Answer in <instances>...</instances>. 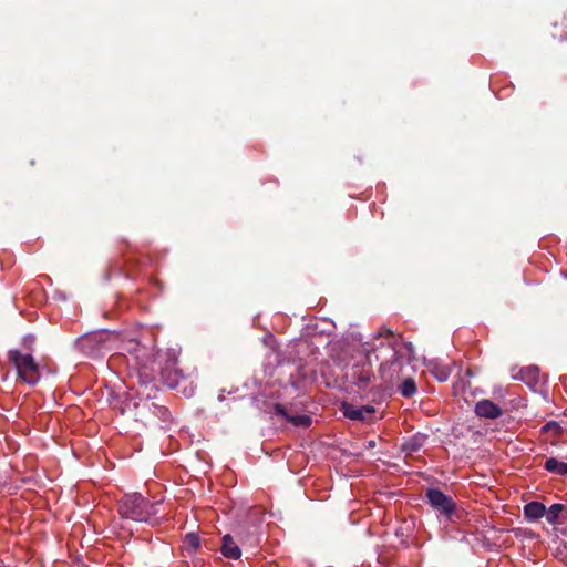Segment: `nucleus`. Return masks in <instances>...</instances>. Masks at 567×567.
Listing matches in <instances>:
<instances>
[{
  "label": "nucleus",
  "mask_w": 567,
  "mask_h": 567,
  "mask_svg": "<svg viewBox=\"0 0 567 567\" xmlns=\"http://www.w3.org/2000/svg\"><path fill=\"white\" fill-rule=\"evenodd\" d=\"M372 350L377 361H380L379 378L384 388L400 382L402 375L414 371V349L411 342H405L391 330L382 328L372 337Z\"/></svg>",
  "instance_id": "f257e3e1"
},
{
  "label": "nucleus",
  "mask_w": 567,
  "mask_h": 567,
  "mask_svg": "<svg viewBox=\"0 0 567 567\" xmlns=\"http://www.w3.org/2000/svg\"><path fill=\"white\" fill-rule=\"evenodd\" d=\"M159 506V502H150L140 493L126 494L117 504L118 514L122 518L146 523L151 526L158 524L156 515L158 514Z\"/></svg>",
  "instance_id": "f03ea898"
},
{
  "label": "nucleus",
  "mask_w": 567,
  "mask_h": 567,
  "mask_svg": "<svg viewBox=\"0 0 567 567\" xmlns=\"http://www.w3.org/2000/svg\"><path fill=\"white\" fill-rule=\"evenodd\" d=\"M8 357L22 381L29 385L38 383L40 380L39 365L30 353H22L20 350H10Z\"/></svg>",
  "instance_id": "7ed1b4c3"
},
{
  "label": "nucleus",
  "mask_w": 567,
  "mask_h": 567,
  "mask_svg": "<svg viewBox=\"0 0 567 567\" xmlns=\"http://www.w3.org/2000/svg\"><path fill=\"white\" fill-rule=\"evenodd\" d=\"M121 342V350L132 355L136 365L153 369L158 354L153 344L141 343L135 338L123 339Z\"/></svg>",
  "instance_id": "20e7f679"
},
{
  "label": "nucleus",
  "mask_w": 567,
  "mask_h": 567,
  "mask_svg": "<svg viewBox=\"0 0 567 567\" xmlns=\"http://www.w3.org/2000/svg\"><path fill=\"white\" fill-rule=\"evenodd\" d=\"M361 352L364 354L365 362L362 365L359 363L354 364L349 373V378L359 390H365L374 378L372 370V340L362 344Z\"/></svg>",
  "instance_id": "39448f33"
},
{
  "label": "nucleus",
  "mask_w": 567,
  "mask_h": 567,
  "mask_svg": "<svg viewBox=\"0 0 567 567\" xmlns=\"http://www.w3.org/2000/svg\"><path fill=\"white\" fill-rule=\"evenodd\" d=\"M425 497L427 503L445 517H451L455 511L454 501L437 488L426 489Z\"/></svg>",
  "instance_id": "423d86ee"
},
{
  "label": "nucleus",
  "mask_w": 567,
  "mask_h": 567,
  "mask_svg": "<svg viewBox=\"0 0 567 567\" xmlns=\"http://www.w3.org/2000/svg\"><path fill=\"white\" fill-rule=\"evenodd\" d=\"M117 336L114 332L100 331L94 334L84 336L79 340L80 347L89 354H93L95 351H100L104 348V343L110 340L116 339Z\"/></svg>",
  "instance_id": "0eeeda50"
},
{
  "label": "nucleus",
  "mask_w": 567,
  "mask_h": 567,
  "mask_svg": "<svg viewBox=\"0 0 567 567\" xmlns=\"http://www.w3.org/2000/svg\"><path fill=\"white\" fill-rule=\"evenodd\" d=\"M374 411L372 405L355 406L349 403H342L344 416L353 421H367Z\"/></svg>",
  "instance_id": "6e6552de"
},
{
  "label": "nucleus",
  "mask_w": 567,
  "mask_h": 567,
  "mask_svg": "<svg viewBox=\"0 0 567 567\" xmlns=\"http://www.w3.org/2000/svg\"><path fill=\"white\" fill-rule=\"evenodd\" d=\"M475 413L480 417L497 419L502 415V409L491 400H481L475 404Z\"/></svg>",
  "instance_id": "1a4fd4ad"
},
{
  "label": "nucleus",
  "mask_w": 567,
  "mask_h": 567,
  "mask_svg": "<svg viewBox=\"0 0 567 567\" xmlns=\"http://www.w3.org/2000/svg\"><path fill=\"white\" fill-rule=\"evenodd\" d=\"M275 413L296 426L307 427L311 424L310 416L306 414L290 415L281 404L275 405Z\"/></svg>",
  "instance_id": "9d476101"
},
{
  "label": "nucleus",
  "mask_w": 567,
  "mask_h": 567,
  "mask_svg": "<svg viewBox=\"0 0 567 567\" xmlns=\"http://www.w3.org/2000/svg\"><path fill=\"white\" fill-rule=\"evenodd\" d=\"M427 370L440 382H445L451 375L450 365L439 360L429 361Z\"/></svg>",
  "instance_id": "9b49d317"
},
{
  "label": "nucleus",
  "mask_w": 567,
  "mask_h": 567,
  "mask_svg": "<svg viewBox=\"0 0 567 567\" xmlns=\"http://www.w3.org/2000/svg\"><path fill=\"white\" fill-rule=\"evenodd\" d=\"M546 507L540 502H529L524 506V516L529 522H536L545 517Z\"/></svg>",
  "instance_id": "f8f14e48"
},
{
  "label": "nucleus",
  "mask_w": 567,
  "mask_h": 567,
  "mask_svg": "<svg viewBox=\"0 0 567 567\" xmlns=\"http://www.w3.org/2000/svg\"><path fill=\"white\" fill-rule=\"evenodd\" d=\"M220 550L221 554L229 559H238L241 556L239 546L235 544L233 537L229 534L223 537Z\"/></svg>",
  "instance_id": "ddd939ff"
},
{
  "label": "nucleus",
  "mask_w": 567,
  "mask_h": 567,
  "mask_svg": "<svg viewBox=\"0 0 567 567\" xmlns=\"http://www.w3.org/2000/svg\"><path fill=\"white\" fill-rule=\"evenodd\" d=\"M413 372L414 371L406 372V374L402 375L400 380L401 383L399 385V392L404 398H411L416 393V384L413 379Z\"/></svg>",
  "instance_id": "4468645a"
},
{
  "label": "nucleus",
  "mask_w": 567,
  "mask_h": 567,
  "mask_svg": "<svg viewBox=\"0 0 567 567\" xmlns=\"http://www.w3.org/2000/svg\"><path fill=\"white\" fill-rule=\"evenodd\" d=\"M516 379L526 382L528 385L537 384L539 380V370L537 367H527L519 371Z\"/></svg>",
  "instance_id": "2eb2a0df"
},
{
  "label": "nucleus",
  "mask_w": 567,
  "mask_h": 567,
  "mask_svg": "<svg viewBox=\"0 0 567 567\" xmlns=\"http://www.w3.org/2000/svg\"><path fill=\"white\" fill-rule=\"evenodd\" d=\"M544 468L550 473L567 476V463L561 462L555 457L547 458Z\"/></svg>",
  "instance_id": "dca6fc26"
},
{
  "label": "nucleus",
  "mask_w": 567,
  "mask_h": 567,
  "mask_svg": "<svg viewBox=\"0 0 567 567\" xmlns=\"http://www.w3.org/2000/svg\"><path fill=\"white\" fill-rule=\"evenodd\" d=\"M564 511L565 506L563 504H553L549 506V508H546L545 518L551 525L560 524V516L563 515Z\"/></svg>",
  "instance_id": "f3484780"
},
{
  "label": "nucleus",
  "mask_w": 567,
  "mask_h": 567,
  "mask_svg": "<svg viewBox=\"0 0 567 567\" xmlns=\"http://www.w3.org/2000/svg\"><path fill=\"white\" fill-rule=\"evenodd\" d=\"M424 441H425L424 436L415 435L404 442V444L402 445V451H404L406 454L411 455V454L417 452L422 447Z\"/></svg>",
  "instance_id": "a211bd4d"
},
{
  "label": "nucleus",
  "mask_w": 567,
  "mask_h": 567,
  "mask_svg": "<svg viewBox=\"0 0 567 567\" xmlns=\"http://www.w3.org/2000/svg\"><path fill=\"white\" fill-rule=\"evenodd\" d=\"M200 545V540H199V537L194 534V533H188L186 534L185 536V539H184V546L192 549V550H196Z\"/></svg>",
  "instance_id": "6ab92c4d"
}]
</instances>
